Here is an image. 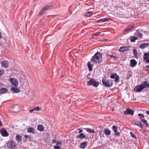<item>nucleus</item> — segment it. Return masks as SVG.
I'll use <instances>...</instances> for the list:
<instances>
[{"mask_svg": "<svg viewBox=\"0 0 149 149\" xmlns=\"http://www.w3.org/2000/svg\"><path fill=\"white\" fill-rule=\"evenodd\" d=\"M102 54L99 52H97L92 57L91 61L93 63L98 64L102 62Z\"/></svg>", "mask_w": 149, "mask_h": 149, "instance_id": "1", "label": "nucleus"}, {"mask_svg": "<svg viewBox=\"0 0 149 149\" xmlns=\"http://www.w3.org/2000/svg\"><path fill=\"white\" fill-rule=\"evenodd\" d=\"M146 87L149 88V84L147 81H145L140 86H137L135 87L134 90L136 92H140Z\"/></svg>", "mask_w": 149, "mask_h": 149, "instance_id": "2", "label": "nucleus"}, {"mask_svg": "<svg viewBox=\"0 0 149 149\" xmlns=\"http://www.w3.org/2000/svg\"><path fill=\"white\" fill-rule=\"evenodd\" d=\"M87 84L88 86L92 85L95 87H97L99 85V83L97 82L95 79H93L88 81Z\"/></svg>", "mask_w": 149, "mask_h": 149, "instance_id": "3", "label": "nucleus"}, {"mask_svg": "<svg viewBox=\"0 0 149 149\" xmlns=\"http://www.w3.org/2000/svg\"><path fill=\"white\" fill-rule=\"evenodd\" d=\"M7 145L9 149H14L16 147L15 143L12 141H8L7 142Z\"/></svg>", "mask_w": 149, "mask_h": 149, "instance_id": "4", "label": "nucleus"}, {"mask_svg": "<svg viewBox=\"0 0 149 149\" xmlns=\"http://www.w3.org/2000/svg\"><path fill=\"white\" fill-rule=\"evenodd\" d=\"M77 138L81 139H85V140H89L90 139L91 137L88 136H86V135L84 134L83 133H81L79 135H77Z\"/></svg>", "mask_w": 149, "mask_h": 149, "instance_id": "5", "label": "nucleus"}, {"mask_svg": "<svg viewBox=\"0 0 149 149\" xmlns=\"http://www.w3.org/2000/svg\"><path fill=\"white\" fill-rule=\"evenodd\" d=\"M134 111L130 108H127L126 111L123 112V113L125 115H130L133 116L134 114Z\"/></svg>", "mask_w": 149, "mask_h": 149, "instance_id": "6", "label": "nucleus"}, {"mask_svg": "<svg viewBox=\"0 0 149 149\" xmlns=\"http://www.w3.org/2000/svg\"><path fill=\"white\" fill-rule=\"evenodd\" d=\"M113 84V83L111 80H108L103 81V85L107 87H110Z\"/></svg>", "mask_w": 149, "mask_h": 149, "instance_id": "7", "label": "nucleus"}, {"mask_svg": "<svg viewBox=\"0 0 149 149\" xmlns=\"http://www.w3.org/2000/svg\"><path fill=\"white\" fill-rule=\"evenodd\" d=\"M130 46H123L121 47L119 49L120 52H123L130 50Z\"/></svg>", "mask_w": 149, "mask_h": 149, "instance_id": "8", "label": "nucleus"}, {"mask_svg": "<svg viewBox=\"0 0 149 149\" xmlns=\"http://www.w3.org/2000/svg\"><path fill=\"white\" fill-rule=\"evenodd\" d=\"M134 24H130L127 27L126 29H125L124 31L125 32H128L132 29L134 28Z\"/></svg>", "mask_w": 149, "mask_h": 149, "instance_id": "9", "label": "nucleus"}, {"mask_svg": "<svg viewBox=\"0 0 149 149\" xmlns=\"http://www.w3.org/2000/svg\"><path fill=\"white\" fill-rule=\"evenodd\" d=\"M0 132L1 135L3 136L6 137L8 136V133L6 130L3 128L0 130Z\"/></svg>", "mask_w": 149, "mask_h": 149, "instance_id": "10", "label": "nucleus"}, {"mask_svg": "<svg viewBox=\"0 0 149 149\" xmlns=\"http://www.w3.org/2000/svg\"><path fill=\"white\" fill-rule=\"evenodd\" d=\"M143 58L146 62L149 63V52L148 53H144Z\"/></svg>", "mask_w": 149, "mask_h": 149, "instance_id": "11", "label": "nucleus"}, {"mask_svg": "<svg viewBox=\"0 0 149 149\" xmlns=\"http://www.w3.org/2000/svg\"><path fill=\"white\" fill-rule=\"evenodd\" d=\"M133 124L139 126L141 129H143V127L141 123L139 121H136L134 122Z\"/></svg>", "mask_w": 149, "mask_h": 149, "instance_id": "12", "label": "nucleus"}, {"mask_svg": "<svg viewBox=\"0 0 149 149\" xmlns=\"http://www.w3.org/2000/svg\"><path fill=\"white\" fill-rule=\"evenodd\" d=\"M11 83L15 86L18 85V82L17 80L15 79L11 78L10 79Z\"/></svg>", "mask_w": 149, "mask_h": 149, "instance_id": "13", "label": "nucleus"}, {"mask_svg": "<svg viewBox=\"0 0 149 149\" xmlns=\"http://www.w3.org/2000/svg\"><path fill=\"white\" fill-rule=\"evenodd\" d=\"M137 64V62L134 59H132L130 60V65L132 67H134L136 66Z\"/></svg>", "mask_w": 149, "mask_h": 149, "instance_id": "14", "label": "nucleus"}, {"mask_svg": "<svg viewBox=\"0 0 149 149\" xmlns=\"http://www.w3.org/2000/svg\"><path fill=\"white\" fill-rule=\"evenodd\" d=\"M2 67L5 68H7L8 66V64L7 61H3L1 62V63Z\"/></svg>", "mask_w": 149, "mask_h": 149, "instance_id": "15", "label": "nucleus"}, {"mask_svg": "<svg viewBox=\"0 0 149 149\" xmlns=\"http://www.w3.org/2000/svg\"><path fill=\"white\" fill-rule=\"evenodd\" d=\"M88 144L87 142L86 141H84L81 143L79 146V147L81 148H85L86 146Z\"/></svg>", "mask_w": 149, "mask_h": 149, "instance_id": "16", "label": "nucleus"}, {"mask_svg": "<svg viewBox=\"0 0 149 149\" xmlns=\"http://www.w3.org/2000/svg\"><path fill=\"white\" fill-rule=\"evenodd\" d=\"M61 143H58L54 146V149H61L62 146Z\"/></svg>", "mask_w": 149, "mask_h": 149, "instance_id": "17", "label": "nucleus"}, {"mask_svg": "<svg viewBox=\"0 0 149 149\" xmlns=\"http://www.w3.org/2000/svg\"><path fill=\"white\" fill-rule=\"evenodd\" d=\"M27 131L29 133H31L33 134L35 133V129L32 127L28 128L27 129Z\"/></svg>", "mask_w": 149, "mask_h": 149, "instance_id": "18", "label": "nucleus"}, {"mask_svg": "<svg viewBox=\"0 0 149 149\" xmlns=\"http://www.w3.org/2000/svg\"><path fill=\"white\" fill-rule=\"evenodd\" d=\"M10 91H13L15 93H18L20 91V90L16 86L15 87H13L11 88Z\"/></svg>", "mask_w": 149, "mask_h": 149, "instance_id": "19", "label": "nucleus"}, {"mask_svg": "<svg viewBox=\"0 0 149 149\" xmlns=\"http://www.w3.org/2000/svg\"><path fill=\"white\" fill-rule=\"evenodd\" d=\"M37 130L40 131H44V127L42 125L39 124L37 126Z\"/></svg>", "mask_w": 149, "mask_h": 149, "instance_id": "20", "label": "nucleus"}, {"mask_svg": "<svg viewBox=\"0 0 149 149\" xmlns=\"http://www.w3.org/2000/svg\"><path fill=\"white\" fill-rule=\"evenodd\" d=\"M104 132L106 135L108 136L110 135L111 131L108 128H106L104 129Z\"/></svg>", "mask_w": 149, "mask_h": 149, "instance_id": "21", "label": "nucleus"}, {"mask_svg": "<svg viewBox=\"0 0 149 149\" xmlns=\"http://www.w3.org/2000/svg\"><path fill=\"white\" fill-rule=\"evenodd\" d=\"M8 90L5 88H2L0 89V93L1 94H4L7 92Z\"/></svg>", "mask_w": 149, "mask_h": 149, "instance_id": "22", "label": "nucleus"}, {"mask_svg": "<svg viewBox=\"0 0 149 149\" xmlns=\"http://www.w3.org/2000/svg\"><path fill=\"white\" fill-rule=\"evenodd\" d=\"M87 66L88 67L89 71H92L93 68V65L91 64L90 62H88L87 64Z\"/></svg>", "mask_w": 149, "mask_h": 149, "instance_id": "23", "label": "nucleus"}, {"mask_svg": "<svg viewBox=\"0 0 149 149\" xmlns=\"http://www.w3.org/2000/svg\"><path fill=\"white\" fill-rule=\"evenodd\" d=\"M149 45V43H144L141 45L140 46V47L141 49H144L146 47H148Z\"/></svg>", "mask_w": 149, "mask_h": 149, "instance_id": "24", "label": "nucleus"}, {"mask_svg": "<svg viewBox=\"0 0 149 149\" xmlns=\"http://www.w3.org/2000/svg\"><path fill=\"white\" fill-rule=\"evenodd\" d=\"M16 140L18 142H19L21 141L22 138V136L19 135V134H17L16 135L15 137Z\"/></svg>", "mask_w": 149, "mask_h": 149, "instance_id": "25", "label": "nucleus"}, {"mask_svg": "<svg viewBox=\"0 0 149 149\" xmlns=\"http://www.w3.org/2000/svg\"><path fill=\"white\" fill-rule=\"evenodd\" d=\"M133 54L135 56V57L136 58H138V53L137 52V50L135 49H134L133 50Z\"/></svg>", "mask_w": 149, "mask_h": 149, "instance_id": "26", "label": "nucleus"}, {"mask_svg": "<svg viewBox=\"0 0 149 149\" xmlns=\"http://www.w3.org/2000/svg\"><path fill=\"white\" fill-rule=\"evenodd\" d=\"M85 129L86 130L87 132L90 133H95V131L89 128H85Z\"/></svg>", "mask_w": 149, "mask_h": 149, "instance_id": "27", "label": "nucleus"}, {"mask_svg": "<svg viewBox=\"0 0 149 149\" xmlns=\"http://www.w3.org/2000/svg\"><path fill=\"white\" fill-rule=\"evenodd\" d=\"M138 39V37L134 36L131 37L130 41L132 42H134L136 40Z\"/></svg>", "mask_w": 149, "mask_h": 149, "instance_id": "28", "label": "nucleus"}, {"mask_svg": "<svg viewBox=\"0 0 149 149\" xmlns=\"http://www.w3.org/2000/svg\"><path fill=\"white\" fill-rule=\"evenodd\" d=\"M46 11L42 9V10L39 16V17H41L42 15H44L45 14Z\"/></svg>", "mask_w": 149, "mask_h": 149, "instance_id": "29", "label": "nucleus"}, {"mask_svg": "<svg viewBox=\"0 0 149 149\" xmlns=\"http://www.w3.org/2000/svg\"><path fill=\"white\" fill-rule=\"evenodd\" d=\"M46 11L42 9V10L39 16V17H41L42 15H44L45 14Z\"/></svg>", "mask_w": 149, "mask_h": 149, "instance_id": "30", "label": "nucleus"}, {"mask_svg": "<svg viewBox=\"0 0 149 149\" xmlns=\"http://www.w3.org/2000/svg\"><path fill=\"white\" fill-rule=\"evenodd\" d=\"M138 116L139 117V118L141 120H143V118H144V115L143 114L139 113L138 114Z\"/></svg>", "mask_w": 149, "mask_h": 149, "instance_id": "31", "label": "nucleus"}, {"mask_svg": "<svg viewBox=\"0 0 149 149\" xmlns=\"http://www.w3.org/2000/svg\"><path fill=\"white\" fill-rule=\"evenodd\" d=\"M51 6L49 5H46L44 7L43 9L46 11L47 9H49L51 8Z\"/></svg>", "mask_w": 149, "mask_h": 149, "instance_id": "32", "label": "nucleus"}, {"mask_svg": "<svg viewBox=\"0 0 149 149\" xmlns=\"http://www.w3.org/2000/svg\"><path fill=\"white\" fill-rule=\"evenodd\" d=\"M141 121L145 123L147 127L149 126V124L147 123V121L145 119L141 120Z\"/></svg>", "mask_w": 149, "mask_h": 149, "instance_id": "33", "label": "nucleus"}, {"mask_svg": "<svg viewBox=\"0 0 149 149\" xmlns=\"http://www.w3.org/2000/svg\"><path fill=\"white\" fill-rule=\"evenodd\" d=\"M92 14V13L91 11L86 12V15L88 17L90 16Z\"/></svg>", "mask_w": 149, "mask_h": 149, "instance_id": "34", "label": "nucleus"}, {"mask_svg": "<svg viewBox=\"0 0 149 149\" xmlns=\"http://www.w3.org/2000/svg\"><path fill=\"white\" fill-rule=\"evenodd\" d=\"M117 75V74L116 73L111 74L110 76V77L112 79H114Z\"/></svg>", "mask_w": 149, "mask_h": 149, "instance_id": "35", "label": "nucleus"}, {"mask_svg": "<svg viewBox=\"0 0 149 149\" xmlns=\"http://www.w3.org/2000/svg\"><path fill=\"white\" fill-rule=\"evenodd\" d=\"M113 130L114 132H116L117 131L118 128L115 126H113L112 127Z\"/></svg>", "mask_w": 149, "mask_h": 149, "instance_id": "36", "label": "nucleus"}, {"mask_svg": "<svg viewBox=\"0 0 149 149\" xmlns=\"http://www.w3.org/2000/svg\"><path fill=\"white\" fill-rule=\"evenodd\" d=\"M119 78L118 75H117L116 77H115V81L116 82H118L119 81Z\"/></svg>", "mask_w": 149, "mask_h": 149, "instance_id": "37", "label": "nucleus"}, {"mask_svg": "<svg viewBox=\"0 0 149 149\" xmlns=\"http://www.w3.org/2000/svg\"><path fill=\"white\" fill-rule=\"evenodd\" d=\"M33 108L34 110L37 111H39L41 109V108L39 107H36Z\"/></svg>", "mask_w": 149, "mask_h": 149, "instance_id": "38", "label": "nucleus"}, {"mask_svg": "<svg viewBox=\"0 0 149 149\" xmlns=\"http://www.w3.org/2000/svg\"><path fill=\"white\" fill-rule=\"evenodd\" d=\"M130 134L132 137L135 138V139L136 138V137L135 135L133 132H130Z\"/></svg>", "mask_w": 149, "mask_h": 149, "instance_id": "39", "label": "nucleus"}, {"mask_svg": "<svg viewBox=\"0 0 149 149\" xmlns=\"http://www.w3.org/2000/svg\"><path fill=\"white\" fill-rule=\"evenodd\" d=\"M114 133L115 135L116 136H119L120 135V133L117 131L114 132Z\"/></svg>", "mask_w": 149, "mask_h": 149, "instance_id": "40", "label": "nucleus"}, {"mask_svg": "<svg viewBox=\"0 0 149 149\" xmlns=\"http://www.w3.org/2000/svg\"><path fill=\"white\" fill-rule=\"evenodd\" d=\"M137 36L139 38H142L143 36L142 34L140 32L138 33Z\"/></svg>", "mask_w": 149, "mask_h": 149, "instance_id": "41", "label": "nucleus"}, {"mask_svg": "<svg viewBox=\"0 0 149 149\" xmlns=\"http://www.w3.org/2000/svg\"><path fill=\"white\" fill-rule=\"evenodd\" d=\"M52 142H53V143H56V144H57L58 143H61V142H60V141H56L55 140H53Z\"/></svg>", "mask_w": 149, "mask_h": 149, "instance_id": "42", "label": "nucleus"}, {"mask_svg": "<svg viewBox=\"0 0 149 149\" xmlns=\"http://www.w3.org/2000/svg\"><path fill=\"white\" fill-rule=\"evenodd\" d=\"M110 18H103V22L107 21L108 20L110 19Z\"/></svg>", "mask_w": 149, "mask_h": 149, "instance_id": "43", "label": "nucleus"}, {"mask_svg": "<svg viewBox=\"0 0 149 149\" xmlns=\"http://www.w3.org/2000/svg\"><path fill=\"white\" fill-rule=\"evenodd\" d=\"M99 35V34H98V33H95L93 35V36L92 38H95L97 36Z\"/></svg>", "mask_w": 149, "mask_h": 149, "instance_id": "44", "label": "nucleus"}, {"mask_svg": "<svg viewBox=\"0 0 149 149\" xmlns=\"http://www.w3.org/2000/svg\"><path fill=\"white\" fill-rule=\"evenodd\" d=\"M109 56L113 58L114 59L117 60L118 59L117 58L116 56H113V55H109Z\"/></svg>", "mask_w": 149, "mask_h": 149, "instance_id": "45", "label": "nucleus"}, {"mask_svg": "<svg viewBox=\"0 0 149 149\" xmlns=\"http://www.w3.org/2000/svg\"><path fill=\"white\" fill-rule=\"evenodd\" d=\"M4 73V70H0V75H1L3 74Z\"/></svg>", "mask_w": 149, "mask_h": 149, "instance_id": "46", "label": "nucleus"}, {"mask_svg": "<svg viewBox=\"0 0 149 149\" xmlns=\"http://www.w3.org/2000/svg\"><path fill=\"white\" fill-rule=\"evenodd\" d=\"M78 130H79V131L78 132L79 133H81L83 132V130H81L80 129H78Z\"/></svg>", "mask_w": 149, "mask_h": 149, "instance_id": "47", "label": "nucleus"}, {"mask_svg": "<svg viewBox=\"0 0 149 149\" xmlns=\"http://www.w3.org/2000/svg\"><path fill=\"white\" fill-rule=\"evenodd\" d=\"M24 137L26 139H27L28 137H29V136L26 135H25Z\"/></svg>", "mask_w": 149, "mask_h": 149, "instance_id": "48", "label": "nucleus"}, {"mask_svg": "<svg viewBox=\"0 0 149 149\" xmlns=\"http://www.w3.org/2000/svg\"><path fill=\"white\" fill-rule=\"evenodd\" d=\"M34 111V108L31 109L29 110V112H30V113H31L33 111Z\"/></svg>", "mask_w": 149, "mask_h": 149, "instance_id": "49", "label": "nucleus"}, {"mask_svg": "<svg viewBox=\"0 0 149 149\" xmlns=\"http://www.w3.org/2000/svg\"><path fill=\"white\" fill-rule=\"evenodd\" d=\"M131 77V75H128L127 77V78L128 79L129 78H130V77Z\"/></svg>", "mask_w": 149, "mask_h": 149, "instance_id": "50", "label": "nucleus"}, {"mask_svg": "<svg viewBox=\"0 0 149 149\" xmlns=\"http://www.w3.org/2000/svg\"><path fill=\"white\" fill-rule=\"evenodd\" d=\"M146 113L148 115H149V111H146Z\"/></svg>", "mask_w": 149, "mask_h": 149, "instance_id": "51", "label": "nucleus"}, {"mask_svg": "<svg viewBox=\"0 0 149 149\" xmlns=\"http://www.w3.org/2000/svg\"><path fill=\"white\" fill-rule=\"evenodd\" d=\"M98 21L99 22H102V19H100L98 20Z\"/></svg>", "mask_w": 149, "mask_h": 149, "instance_id": "52", "label": "nucleus"}, {"mask_svg": "<svg viewBox=\"0 0 149 149\" xmlns=\"http://www.w3.org/2000/svg\"><path fill=\"white\" fill-rule=\"evenodd\" d=\"M100 136H101V137L102 136H101V135H102V132L101 131H100Z\"/></svg>", "mask_w": 149, "mask_h": 149, "instance_id": "53", "label": "nucleus"}, {"mask_svg": "<svg viewBox=\"0 0 149 149\" xmlns=\"http://www.w3.org/2000/svg\"><path fill=\"white\" fill-rule=\"evenodd\" d=\"M2 125V122L0 121V126H1Z\"/></svg>", "mask_w": 149, "mask_h": 149, "instance_id": "54", "label": "nucleus"}, {"mask_svg": "<svg viewBox=\"0 0 149 149\" xmlns=\"http://www.w3.org/2000/svg\"><path fill=\"white\" fill-rule=\"evenodd\" d=\"M146 68H149V65L146 66Z\"/></svg>", "mask_w": 149, "mask_h": 149, "instance_id": "55", "label": "nucleus"}]
</instances>
